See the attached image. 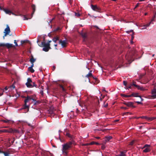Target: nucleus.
I'll list each match as a JSON object with an SVG mask.
<instances>
[{"label": "nucleus", "instance_id": "1", "mask_svg": "<svg viewBox=\"0 0 156 156\" xmlns=\"http://www.w3.org/2000/svg\"><path fill=\"white\" fill-rule=\"evenodd\" d=\"M73 144L75 145L76 144L74 140L69 141L62 145V152L63 153L67 155L68 153V151L71 148L72 145Z\"/></svg>", "mask_w": 156, "mask_h": 156}, {"label": "nucleus", "instance_id": "2", "mask_svg": "<svg viewBox=\"0 0 156 156\" xmlns=\"http://www.w3.org/2000/svg\"><path fill=\"white\" fill-rule=\"evenodd\" d=\"M51 42V41H49L48 43H46L44 39V41L42 42L41 44V46L44 47L43 48V51L46 52L48 51L49 50L50 48V43Z\"/></svg>", "mask_w": 156, "mask_h": 156}, {"label": "nucleus", "instance_id": "3", "mask_svg": "<svg viewBox=\"0 0 156 156\" xmlns=\"http://www.w3.org/2000/svg\"><path fill=\"white\" fill-rule=\"evenodd\" d=\"M37 100V98L35 95H31L30 96H28L26 97V99L24 101V103L27 104V103H29V104H31L30 101L31 100H32L31 103L34 102Z\"/></svg>", "mask_w": 156, "mask_h": 156}, {"label": "nucleus", "instance_id": "4", "mask_svg": "<svg viewBox=\"0 0 156 156\" xmlns=\"http://www.w3.org/2000/svg\"><path fill=\"white\" fill-rule=\"evenodd\" d=\"M2 133H18V131L16 129H14L11 128H10L8 129H4L1 130Z\"/></svg>", "mask_w": 156, "mask_h": 156}, {"label": "nucleus", "instance_id": "5", "mask_svg": "<svg viewBox=\"0 0 156 156\" xmlns=\"http://www.w3.org/2000/svg\"><path fill=\"white\" fill-rule=\"evenodd\" d=\"M32 81L30 78H28L27 80V82L26 83V85L28 87H37V85L36 84L34 85L31 84Z\"/></svg>", "mask_w": 156, "mask_h": 156}, {"label": "nucleus", "instance_id": "6", "mask_svg": "<svg viewBox=\"0 0 156 156\" xmlns=\"http://www.w3.org/2000/svg\"><path fill=\"white\" fill-rule=\"evenodd\" d=\"M123 104L129 107H131L133 108H134L136 107V106L134 105V103L133 102H124L123 103Z\"/></svg>", "mask_w": 156, "mask_h": 156}, {"label": "nucleus", "instance_id": "7", "mask_svg": "<svg viewBox=\"0 0 156 156\" xmlns=\"http://www.w3.org/2000/svg\"><path fill=\"white\" fill-rule=\"evenodd\" d=\"M144 148L145 149L143 150L144 152L147 153L151 151L150 145H149L145 144L143 148Z\"/></svg>", "mask_w": 156, "mask_h": 156}, {"label": "nucleus", "instance_id": "8", "mask_svg": "<svg viewBox=\"0 0 156 156\" xmlns=\"http://www.w3.org/2000/svg\"><path fill=\"white\" fill-rule=\"evenodd\" d=\"M133 86L136 87L138 90H140L142 91H144L146 90L145 88L143 87L136 85L135 82H133Z\"/></svg>", "mask_w": 156, "mask_h": 156}, {"label": "nucleus", "instance_id": "9", "mask_svg": "<svg viewBox=\"0 0 156 156\" xmlns=\"http://www.w3.org/2000/svg\"><path fill=\"white\" fill-rule=\"evenodd\" d=\"M151 94V98L152 99L156 98V88H154L152 90Z\"/></svg>", "mask_w": 156, "mask_h": 156}, {"label": "nucleus", "instance_id": "10", "mask_svg": "<svg viewBox=\"0 0 156 156\" xmlns=\"http://www.w3.org/2000/svg\"><path fill=\"white\" fill-rule=\"evenodd\" d=\"M140 118L142 119H146L147 120L149 121H152L155 119H156V117H149L146 116H140Z\"/></svg>", "mask_w": 156, "mask_h": 156}, {"label": "nucleus", "instance_id": "11", "mask_svg": "<svg viewBox=\"0 0 156 156\" xmlns=\"http://www.w3.org/2000/svg\"><path fill=\"white\" fill-rule=\"evenodd\" d=\"M91 7L92 9L94 11L99 12L101 10L100 8L97 5H91Z\"/></svg>", "mask_w": 156, "mask_h": 156}, {"label": "nucleus", "instance_id": "12", "mask_svg": "<svg viewBox=\"0 0 156 156\" xmlns=\"http://www.w3.org/2000/svg\"><path fill=\"white\" fill-rule=\"evenodd\" d=\"M137 94H132L130 95H127L124 94H121V96L123 97L129 98L132 97H137L138 96L137 95Z\"/></svg>", "mask_w": 156, "mask_h": 156}, {"label": "nucleus", "instance_id": "13", "mask_svg": "<svg viewBox=\"0 0 156 156\" xmlns=\"http://www.w3.org/2000/svg\"><path fill=\"white\" fill-rule=\"evenodd\" d=\"M10 32V30L9 27L7 25L6 28L5 30L4 33L5 34L4 37H6L7 35L9 34Z\"/></svg>", "mask_w": 156, "mask_h": 156}, {"label": "nucleus", "instance_id": "14", "mask_svg": "<svg viewBox=\"0 0 156 156\" xmlns=\"http://www.w3.org/2000/svg\"><path fill=\"white\" fill-rule=\"evenodd\" d=\"M1 46H5L7 47L8 48H11L14 47V46L12 44H9L7 43L6 44H1Z\"/></svg>", "mask_w": 156, "mask_h": 156}, {"label": "nucleus", "instance_id": "15", "mask_svg": "<svg viewBox=\"0 0 156 156\" xmlns=\"http://www.w3.org/2000/svg\"><path fill=\"white\" fill-rule=\"evenodd\" d=\"M59 43L61 44L62 47H65L66 46V44H67V42L65 41H62L60 40L59 41Z\"/></svg>", "mask_w": 156, "mask_h": 156}, {"label": "nucleus", "instance_id": "16", "mask_svg": "<svg viewBox=\"0 0 156 156\" xmlns=\"http://www.w3.org/2000/svg\"><path fill=\"white\" fill-rule=\"evenodd\" d=\"M93 76V75L92 73V71H90L86 75L85 77L88 78V80L89 81H90V78L92 77Z\"/></svg>", "mask_w": 156, "mask_h": 156}, {"label": "nucleus", "instance_id": "17", "mask_svg": "<svg viewBox=\"0 0 156 156\" xmlns=\"http://www.w3.org/2000/svg\"><path fill=\"white\" fill-rule=\"evenodd\" d=\"M66 136L68 137H69L71 139L70 140H73L74 139V137L73 136L71 135L70 133H66Z\"/></svg>", "mask_w": 156, "mask_h": 156}, {"label": "nucleus", "instance_id": "18", "mask_svg": "<svg viewBox=\"0 0 156 156\" xmlns=\"http://www.w3.org/2000/svg\"><path fill=\"white\" fill-rule=\"evenodd\" d=\"M0 153H3L5 156H8L9 153L8 152H5L0 150Z\"/></svg>", "mask_w": 156, "mask_h": 156}, {"label": "nucleus", "instance_id": "19", "mask_svg": "<svg viewBox=\"0 0 156 156\" xmlns=\"http://www.w3.org/2000/svg\"><path fill=\"white\" fill-rule=\"evenodd\" d=\"M4 11H5V13L6 14H8L9 15H11V14H14V13H13L12 12L9 10L5 9Z\"/></svg>", "mask_w": 156, "mask_h": 156}, {"label": "nucleus", "instance_id": "20", "mask_svg": "<svg viewBox=\"0 0 156 156\" xmlns=\"http://www.w3.org/2000/svg\"><path fill=\"white\" fill-rule=\"evenodd\" d=\"M15 87L14 85L12 84V85L9 87V91H12L13 89H14L15 88Z\"/></svg>", "mask_w": 156, "mask_h": 156}, {"label": "nucleus", "instance_id": "21", "mask_svg": "<svg viewBox=\"0 0 156 156\" xmlns=\"http://www.w3.org/2000/svg\"><path fill=\"white\" fill-rule=\"evenodd\" d=\"M29 105H27V104H25V103L24 105L23 106V109H27V111H29Z\"/></svg>", "mask_w": 156, "mask_h": 156}, {"label": "nucleus", "instance_id": "22", "mask_svg": "<svg viewBox=\"0 0 156 156\" xmlns=\"http://www.w3.org/2000/svg\"><path fill=\"white\" fill-rule=\"evenodd\" d=\"M117 156H126V152L122 151L121 152L120 154Z\"/></svg>", "mask_w": 156, "mask_h": 156}, {"label": "nucleus", "instance_id": "23", "mask_svg": "<svg viewBox=\"0 0 156 156\" xmlns=\"http://www.w3.org/2000/svg\"><path fill=\"white\" fill-rule=\"evenodd\" d=\"M10 120L7 119H2L0 120L1 122H4V123H9L10 122Z\"/></svg>", "mask_w": 156, "mask_h": 156}, {"label": "nucleus", "instance_id": "24", "mask_svg": "<svg viewBox=\"0 0 156 156\" xmlns=\"http://www.w3.org/2000/svg\"><path fill=\"white\" fill-rule=\"evenodd\" d=\"M95 80V83L96 84H97L99 83V80L97 78H96L95 76H93L92 77Z\"/></svg>", "mask_w": 156, "mask_h": 156}, {"label": "nucleus", "instance_id": "25", "mask_svg": "<svg viewBox=\"0 0 156 156\" xmlns=\"http://www.w3.org/2000/svg\"><path fill=\"white\" fill-rule=\"evenodd\" d=\"M30 62H31V63H34L35 62V59L34 58L33 56H32L31 58H30Z\"/></svg>", "mask_w": 156, "mask_h": 156}, {"label": "nucleus", "instance_id": "26", "mask_svg": "<svg viewBox=\"0 0 156 156\" xmlns=\"http://www.w3.org/2000/svg\"><path fill=\"white\" fill-rule=\"evenodd\" d=\"M49 113L50 114H52L54 112V111L52 109V107H51L48 110Z\"/></svg>", "mask_w": 156, "mask_h": 156}, {"label": "nucleus", "instance_id": "27", "mask_svg": "<svg viewBox=\"0 0 156 156\" xmlns=\"http://www.w3.org/2000/svg\"><path fill=\"white\" fill-rule=\"evenodd\" d=\"M59 40V37L58 36H56L53 39V41L55 42H56L57 41Z\"/></svg>", "mask_w": 156, "mask_h": 156}, {"label": "nucleus", "instance_id": "28", "mask_svg": "<svg viewBox=\"0 0 156 156\" xmlns=\"http://www.w3.org/2000/svg\"><path fill=\"white\" fill-rule=\"evenodd\" d=\"M94 144H96V145L99 144L98 142H95L94 141H92L91 142H90V143L88 144V145H92Z\"/></svg>", "mask_w": 156, "mask_h": 156}, {"label": "nucleus", "instance_id": "29", "mask_svg": "<svg viewBox=\"0 0 156 156\" xmlns=\"http://www.w3.org/2000/svg\"><path fill=\"white\" fill-rule=\"evenodd\" d=\"M28 70L30 71L31 73L34 72V70L32 67H29L28 68Z\"/></svg>", "mask_w": 156, "mask_h": 156}, {"label": "nucleus", "instance_id": "30", "mask_svg": "<svg viewBox=\"0 0 156 156\" xmlns=\"http://www.w3.org/2000/svg\"><path fill=\"white\" fill-rule=\"evenodd\" d=\"M32 8L33 9V13L32 14H33V13L35 11V6L34 5H32L31 6Z\"/></svg>", "mask_w": 156, "mask_h": 156}, {"label": "nucleus", "instance_id": "31", "mask_svg": "<svg viewBox=\"0 0 156 156\" xmlns=\"http://www.w3.org/2000/svg\"><path fill=\"white\" fill-rule=\"evenodd\" d=\"M60 87L62 88L63 92L64 93H66V90L63 87L62 85H60Z\"/></svg>", "mask_w": 156, "mask_h": 156}, {"label": "nucleus", "instance_id": "32", "mask_svg": "<svg viewBox=\"0 0 156 156\" xmlns=\"http://www.w3.org/2000/svg\"><path fill=\"white\" fill-rule=\"evenodd\" d=\"M4 91V89H0V96L3 95Z\"/></svg>", "mask_w": 156, "mask_h": 156}, {"label": "nucleus", "instance_id": "33", "mask_svg": "<svg viewBox=\"0 0 156 156\" xmlns=\"http://www.w3.org/2000/svg\"><path fill=\"white\" fill-rule=\"evenodd\" d=\"M42 90L40 91V93L41 94V95L43 96L44 95V92H43V86L41 87Z\"/></svg>", "mask_w": 156, "mask_h": 156}, {"label": "nucleus", "instance_id": "34", "mask_svg": "<svg viewBox=\"0 0 156 156\" xmlns=\"http://www.w3.org/2000/svg\"><path fill=\"white\" fill-rule=\"evenodd\" d=\"M132 85H133V84H131V85H130L127 86H126V88L127 89H131V88H132Z\"/></svg>", "mask_w": 156, "mask_h": 156}, {"label": "nucleus", "instance_id": "35", "mask_svg": "<svg viewBox=\"0 0 156 156\" xmlns=\"http://www.w3.org/2000/svg\"><path fill=\"white\" fill-rule=\"evenodd\" d=\"M75 16H76L79 17L80 16V15L79 13H75Z\"/></svg>", "mask_w": 156, "mask_h": 156}, {"label": "nucleus", "instance_id": "36", "mask_svg": "<svg viewBox=\"0 0 156 156\" xmlns=\"http://www.w3.org/2000/svg\"><path fill=\"white\" fill-rule=\"evenodd\" d=\"M123 83L124 85H125V86H126H126H127V82L126 81H123Z\"/></svg>", "mask_w": 156, "mask_h": 156}, {"label": "nucleus", "instance_id": "37", "mask_svg": "<svg viewBox=\"0 0 156 156\" xmlns=\"http://www.w3.org/2000/svg\"><path fill=\"white\" fill-rule=\"evenodd\" d=\"M155 16H154L152 18V19L151 20V23L153 21H155Z\"/></svg>", "mask_w": 156, "mask_h": 156}, {"label": "nucleus", "instance_id": "38", "mask_svg": "<svg viewBox=\"0 0 156 156\" xmlns=\"http://www.w3.org/2000/svg\"><path fill=\"white\" fill-rule=\"evenodd\" d=\"M35 102L34 104V105H37V104H39V103H40V101H35Z\"/></svg>", "mask_w": 156, "mask_h": 156}, {"label": "nucleus", "instance_id": "39", "mask_svg": "<svg viewBox=\"0 0 156 156\" xmlns=\"http://www.w3.org/2000/svg\"><path fill=\"white\" fill-rule=\"evenodd\" d=\"M23 20H28V19L26 17V16L23 15Z\"/></svg>", "mask_w": 156, "mask_h": 156}, {"label": "nucleus", "instance_id": "40", "mask_svg": "<svg viewBox=\"0 0 156 156\" xmlns=\"http://www.w3.org/2000/svg\"><path fill=\"white\" fill-rule=\"evenodd\" d=\"M126 33H129L131 32H132V33H133V32H134L133 30H130L129 31H126Z\"/></svg>", "mask_w": 156, "mask_h": 156}, {"label": "nucleus", "instance_id": "41", "mask_svg": "<svg viewBox=\"0 0 156 156\" xmlns=\"http://www.w3.org/2000/svg\"><path fill=\"white\" fill-rule=\"evenodd\" d=\"M134 32H133L132 33V35H131V37H132V39L133 40L134 38Z\"/></svg>", "mask_w": 156, "mask_h": 156}, {"label": "nucleus", "instance_id": "42", "mask_svg": "<svg viewBox=\"0 0 156 156\" xmlns=\"http://www.w3.org/2000/svg\"><path fill=\"white\" fill-rule=\"evenodd\" d=\"M55 66H52V70L53 71H54L55 69Z\"/></svg>", "mask_w": 156, "mask_h": 156}, {"label": "nucleus", "instance_id": "43", "mask_svg": "<svg viewBox=\"0 0 156 156\" xmlns=\"http://www.w3.org/2000/svg\"><path fill=\"white\" fill-rule=\"evenodd\" d=\"M61 29V28H60V27H58L55 30H56V31H58V30H60Z\"/></svg>", "mask_w": 156, "mask_h": 156}, {"label": "nucleus", "instance_id": "44", "mask_svg": "<svg viewBox=\"0 0 156 156\" xmlns=\"http://www.w3.org/2000/svg\"><path fill=\"white\" fill-rule=\"evenodd\" d=\"M5 90H7L8 89H9V87H8L7 86H6V87H5V89H4Z\"/></svg>", "mask_w": 156, "mask_h": 156}, {"label": "nucleus", "instance_id": "45", "mask_svg": "<svg viewBox=\"0 0 156 156\" xmlns=\"http://www.w3.org/2000/svg\"><path fill=\"white\" fill-rule=\"evenodd\" d=\"M151 23V22H150V23H147V24L146 25V27H148V26H150V24Z\"/></svg>", "mask_w": 156, "mask_h": 156}, {"label": "nucleus", "instance_id": "46", "mask_svg": "<svg viewBox=\"0 0 156 156\" xmlns=\"http://www.w3.org/2000/svg\"><path fill=\"white\" fill-rule=\"evenodd\" d=\"M95 137L97 139H100V137L99 136Z\"/></svg>", "mask_w": 156, "mask_h": 156}, {"label": "nucleus", "instance_id": "47", "mask_svg": "<svg viewBox=\"0 0 156 156\" xmlns=\"http://www.w3.org/2000/svg\"><path fill=\"white\" fill-rule=\"evenodd\" d=\"M136 103H137L138 104H140L141 103L139 101H136Z\"/></svg>", "mask_w": 156, "mask_h": 156}, {"label": "nucleus", "instance_id": "48", "mask_svg": "<svg viewBox=\"0 0 156 156\" xmlns=\"http://www.w3.org/2000/svg\"><path fill=\"white\" fill-rule=\"evenodd\" d=\"M32 65L30 67H32V68H33V67L34 66V63H32Z\"/></svg>", "mask_w": 156, "mask_h": 156}, {"label": "nucleus", "instance_id": "49", "mask_svg": "<svg viewBox=\"0 0 156 156\" xmlns=\"http://www.w3.org/2000/svg\"><path fill=\"white\" fill-rule=\"evenodd\" d=\"M133 144V141H132L130 142V144L132 145Z\"/></svg>", "mask_w": 156, "mask_h": 156}, {"label": "nucleus", "instance_id": "50", "mask_svg": "<svg viewBox=\"0 0 156 156\" xmlns=\"http://www.w3.org/2000/svg\"><path fill=\"white\" fill-rule=\"evenodd\" d=\"M79 112V110H78V109H77L76 110V113H78V112Z\"/></svg>", "mask_w": 156, "mask_h": 156}, {"label": "nucleus", "instance_id": "51", "mask_svg": "<svg viewBox=\"0 0 156 156\" xmlns=\"http://www.w3.org/2000/svg\"><path fill=\"white\" fill-rule=\"evenodd\" d=\"M135 118H136V119H139V118H140V117H135Z\"/></svg>", "mask_w": 156, "mask_h": 156}, {"label": "nucleus", "instance_id": "52", "mask_svg": "<svg viewBox=\"0 0 156 156\" xmlns=\"http://www.w3.org/2000/svg\"><path fill=\"white\" fill-rule=\"evenodd\" d=\"M108 138L109 139H111L112 138V137L110 136L108 137Z\"/></svg>", "mask_w": 156, "mask_h": 156}, {"label": "nucleus", "instance_id": "53", "mask_svg": "<svg viewBox=\"0 0 156 156\" xmlns=\"http://www.w3.org/2000/svg\"><path fill=\"white\" fill-rule=\"evenodd\" d=\"M15 43L16 45V46H18V45H17V43L15 42Z\"/></svg>", "mask_w": 156, "mask_h": 156}, {"label": "nucleus", "instance_id": "54", "mask_svg": "<svg viewBox=\"0 0 156 156\" xmlns=\"http://www.w3.org/2000/svg\"><path fill=\"white\" fill-rule=\"evenodd\" d=\"M101 148H102V149H104L105 148V147H104V146H102L101 147Z\"/></svg>", "mask_w": 156, "mask_h": 156}, {"label": "nucleus", "instance_id": "55", "mask_svg": "<svg viewBox=\"0 0 156 156\" xmlns=\"http://www.w3.org/2000/svg\"><path fill=\"white\" fill-rule=\"evenodd\" d=\"M104 98V97H103L102 98H100V100H101V101H102V99Z\"/></svg>", "mask_w": 156, "mask_h": 156}, {"label": "nucleus", "instance_id": "56", "mask_svg": "<svg viewBox=\"0 0 156 156\" xmlns=\"http://www.w3.org/2000/svg\"><path fill=\"white\" fill-rule=\"evenodd\" d=\"M145 0H139V1L140 2H142V1H144Z\"/></svg>", "mask_w": 156, "mask_h": 156}, {"label": "nucleus", "instance_id": "57", "mask_svg": "<svg viewBox=\"0 0 156 156\" xmlns=\"http://www.w3.org/2000/svg\"><path fill=\"white\" fill-rule=\"evenodd\" d=\"M147 15V13H145L144 14V15H145V16H146V15Z\"/></svg>", "mask_w": 156, "mask_h": 156}, {"label": "nucleus", "instance_id": "58", "mask_svg": "<svg viewBox=\"0 0 156 156\" xmlns=\"http://www.w3.org/2000/svg\"><path fill=\"white\" fill-rule=\"evenodd\" d=\"M2 133V131L1 130H0V134Z\"/></svg>", "mask_w": 156, "mask_h": 156}, {"label": "nucleus", "instance_id": "59", "mask_svg": "<svg viewBox=\"0 0 156 156\" xmlns=\"http://www.w3.org/2000/svg\"><path fill=\"white\" fill-rule=\"evenodd\" d=\"M118 121H119V120H115V122H118Z\"/></svg>", "mask_w": 156, "mask_h": 156}, {"label": "nucleus", "instance_id": "60", "mask_svg": "<svg viewBox=\"0 0 156 156\" xmlns=\"http://www.w3.org/2000/svg\"><path fill=\"white\" fill-rule=\"evenodd\" d=\"M137 6H138V5H136V6H135V8H136V7H137Z\"/></svg>", "mask_w": 156, "mask_h": 156}, {"label": "nucleus", "instance_id": "61", "mask_svg": "<svg viewBox=\"0 0 156 156\" xmlns=\"http://www.w3.org/2000/svg\"><path fill=\"white\" fill-rule=\"evenodd\" d=\"M33 85H34L35 84V82L33 83Z\"/></svg>", "mask_w": 156, "mask_h": 156}, {"label": "nucleus", "instance_id": "62", "mask_svg": "<svg viewBox=\"0 0 156 156\" xmlns=\"http://www.w3.org/2000/svg\"><path fill=\"white\" fill-rule=\"evenodd\" d=\"M55 46L56 47L57 46V44H55Z\"/></svg>", "mask_w": 156, "mask_h": 156}, {"label": "nucleus", "instance_id": "63", "mask_svg": "<svg viewBox=\"0 0 156 156\" xmlns=\"http://www.w3.org/2000/svg\"><path fill=\"white\" fill-rule=\"evenodd\" d=\"M154 107H156V105H155Z\"/></svg>", "mask_w": 156, "mask_h": 156}, {"label": "nucleus", "instance_id": "64", "mask_svg": "<svg viewBox=\"0 0 156 156\" xmlns=\"http://www.w3.org/2000/svg\"><path fill=\"white\" fill-rule=\"evenodd\" d=\"M0 46H1V44H0Z\"/></svg>", "mask_w": 156, "mask_h": 156}]
</instances>
